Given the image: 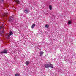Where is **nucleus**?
<instances>
[{
	"label": "nucleus",
	"instance_id": "1",
	"mask_svg": "<svg viewBox=\"0 0 76 76\" xmlns=\"http://www.w3.org/2000/svg\"><path fill=\"white\" fill-rule=\"evenodd\" d=\"M9 21L10 22H15V23H16V20H15L14 19V18L13 17H12V16H10L9 18Z\"/></svg>",
	"mask_w": 76,
	"mask_h": 76
},
{
	"label": "nucleus",
	"instance_id": "2",
	"mask_svg": "<svg viewBox=\"0 0 76 76\" xmlns=\"http://www.w3.org/2000/svg\"><path fill=\"white\" fill-rule=\"evenodd\" d=\"M48 66V68L51 67V68H53V65L50 63L49 62L47 64Z\"/></svg>",
	"mask_w": 76,
	"mask_h": 76
},
{
	"label": "nucleus",
	"instance_id": "3",
	"mask_svg": "<svg viewBox=\"0 0 76 76\" xmlns=\"http://www.w3.org/2000/svg\"><path fill=\"white\" fill-rule=\"evenodd\" d=\"M7 52L6 49L4 50L3 51L0 53V54H7Z\"/></svg>",
	"mask_w": 76,
	"mask_h": 76
},
{
	"label": "nucleus",
	"instance_id": "4",
	"mask_svg": "<svg viewBox=\"0 0 76 76\" xmlns=\"http://www.w3.org/2000/svg\"><path fill=\"white\" fill-rule=\"evenodd\" d=\"M24 12H25V13H26V14H27L29 13V10H25L24 11Z\"/></svg>",
	"mask_w": 76,
	"mask_h": 76
},
{
	"label": "nucleus",
	"instance_id": "5",
	"mask_svg": "<svg viewBox=\"0 0 76 76\" xmlns=\"http://www.w3.org/2000/svg\"><path fill=\"white\" fill-rule=\"evenodd\" d=\"M29 61H27L26 62V64L27 66H28L29 64Z\"/></svg>",
	"mask_w": 76,
	"mask_h": 76
},
{
	"label": "nucleus",
	"instance_id": "6",
	"mask_svg": "<svg viewBox=\"0 0 76 76\" xmlns=\"http://www.w3.org/2000/svg\"><path fill=\"white\" fill-rule=\"evenodd\" d=\"M39 54L40 56H42V55H43V54H44V52L42 51H41L40 52Z\"/></svg>",
	"mask_w": 76,
	"mask_h": 76
},
{
	"label": "nucleus",
	"instance_id": "7",
	"mask_svg": "<svg viewBox=\"0 0 76 76\" xmlns=\"http://www.w3.org/2000/svg\"><path fill=\"white\" fill-rule=\"evenodd\" d=\"M44 67L45 68H48V65L47 64H45L44 65Z\"/></svg>",
	"mask_w": 76,
	"mask_h": 76
},
{
	"label": "nucleus",
	"instance_id": "8",
	"mask_svg": "<svg viewBox=\"0 0 76 76\" xmlns=\"http://www.w3.org/2000/svg\"><path fill=\"white\" fill-rule=\"evenodd\" d=\"M35 26V24H32L31 26V28H34Z\"/></svg>",
	"mask_w": 76,
	"mask_h": 76
},
{
	"label": "nucleus",
	"instance_id": "9",
	"mask_svg": "<svg viewBox=\"0 0 76 76\" xmlns=\"http://www.w3.org/2000/svg\"><path fill=\"white\" fill-rule=\"evenodd\" d=\"M15 1L17 3H18V4H19V3H20V2L18 0H15Z\"/></svg>",
	"mask_w": 76,
	"mask_h": 76
},
{
	"label": "nucleus",
	"instance_id": "10",
	"mask_svg": "<svg viewBox=\"0 0 76 76\" xmlns=\"http://www.w3.org/2000/svg\"><path fill=\"white\" fill-rule=\"evenodd\" d=\"M49 9L51 10H52V7L51 6V5L49 6Z\"/></svg>",
	"mask_w": 76,
	"mask_h": 76
},
{
	"label": "nucleus",
	"instance_id": "11",
	"mask_svg": "<svg viewBox=\"0 0 76 76\" xmlns=\"http://www.w3.org/2000/svg\"><path fill=\"white\" fill-rule=\"evenodd\" d=\"M49 27V26L48 25H45V28H48Z\"/></svg>",
	"mask_w": 76,
	"mask_h": 76
},
{
	"label": "nucleus",
	"instance_id": "12",
	"mask_svg": "<svg viewBox=\"0 0 76 76\" xmlns=\"http://www.w3.org/2000/svg\"><path fill=\"white\" fill-rule=\"evenodd\" d=\"M13 32H12V31H10V35H13Z\"/></svg>",
	"mask_w": 76,
	"mask_h": 76
},
{
	"label": "nucleus",
	"instance_id": "13",
	"mask_svg": "<svg viewBox=\"0 0 76 76\" xmlns=\"http://www.w3.org/2000/svg\"><path fill=\"white\" fill-rule=\"evenodd\" d=\"M68 23L69 25H70L72 23V21H69L68 22Z\"/></svg>",
	"mask_w": 76,
	"mask_h": 76
},
{
	"label": "nucleus",
	"instance_id": "14",
	"mask_svg": "<svg viewBox=\"0 0 76 76\" xmlns=\"http://www.w3.org/2000/svg\"><path fill=\"white\" fill-rule=\"evenodd\" d=\"M7 38V39H9L10 38V36L9 35H7L6 37Z\"/></svg>",
	"mask_w": 76,
	"mask_h": 76
},
{
	"label": "nucleus",
	"instance_id": "15",
	"mask_svg": "<svg viewBox=\"0 0 76 76\" xmlns=\"http://www.w3.org/2000/svg\"><path fill=\"white\" fill-rule=\"evenodd\" d=\"M15 76H20V75H19V74H15Z\"/></svg>",
	"mask_w": 76,
	"mask_h": 76
},
{
	"label": "nucleus",
	"instance_id": "16",
	"mask_svg": "<svg viewBox=\"0 0 76 76\" xmlns=\"http://www.w3.org/2000/svg\"><path fill=\"white\" fill-rule=\"evenodd\" d=\"M4 0H0V2H3Z\"/></svg>",
	"mask_w": 76,
	"mask_h": 76
},
{
	"label": "nucleus",
	"instance_id": "17",
	"mask_svg": "<svg viewBox=\"0 0 76 76\" xmlns=\"http://www.w3.org/2000/svg\"><path fill=\"white\" fill-rule=\"evenodd\" d=\"M2 28V27H0V31H1V30H0L1 29V28Z\"/></svg>",
	"mask_w": 76,
	"mask_h": 76
},
{
	"label": "nucleus",
	"instance_id": "18",
	"mask_svg": "<svg viewBox=\"0 0 76 76\" xmlns=\"http://www.w3.org/2000/svg\"><path fill=\"white\" fill-rule=\"evenodd\" d=\"M8 15V14H6V16H7V15Z\"/></svg>",
	"mask_w": 76,
	"mask_h": 76
}]
</instances>
